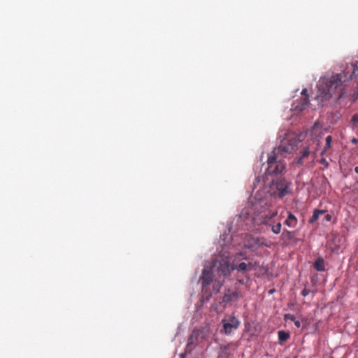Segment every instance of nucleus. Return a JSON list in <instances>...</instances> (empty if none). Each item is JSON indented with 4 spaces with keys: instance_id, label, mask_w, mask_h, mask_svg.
<instances>
[{
    "instance_id": "nucleus-1",
    "label": "nucleus",
    "mask_w": 358,
    "mask_h": 358,
    "mask_svg": "<svg viewBox=\"0 0 358 358\" xmlns=\"http://www.w3.org/2000/svg\"><path fill=\"white\" fill-rule=\"evenodd\" d=\"M358 78V62L347 65L341 73L330 77L322 78L318 84V92L316 99L323 102L331 97L341 99L350 96L353 101L358 99V82H352Z\"/></svg>"
},
{
    "instance_id": "nucleus-2",
    "label": "nucleus",
    "mask_w": 358,
    "mask_h": 358,
    "mask_svg": "<svg viewBox=\"0 0 358 358\" xmlns=\"http://www.w3.org/2000/svg\"><path fill=\"white\" fill-rule=\"evenodd\" d=\"M255 209L258 212V215L262 219V223L271 227V231L275 234H280L282 227L281 223L278 222L277 224H272L269 222L273 217L277 215V211L270 209L267 201L264 200H260L259 204L256 206Z\"/></svg>"
},
{
    "instance_id": "nucleus-3",
    "label": "nucleus",
    "mask_w": 358,
    "mask_h": 358,
    "mask_svg": "<svg viewBox=\"0 0 358 358\" xmlns=\"http://www.w3.org/2000/svg\"><path fill=\"white\" fill-rule=\"evenodd\" d=\"M211 269L217 272L220 278H224L231 274L232 264L228 257L220 256L214 259L211 264Z\"/></svg>"
},
{
    "instance_id": "nucleus-4",
    "label": "nucleus",
    "mask_w": 358,
    "mask_h": 358,
    "mask_svg": "<svg viewBox=\"0 0 358 358\" xmlns=\"http://www.w3.org/2000/svg\"><path fill=\"white\" fill-rule=\"evenodd\" d=\"M291 182L284 178L273 180L270 185L271 194L282 199L285 196L292 192L290 189Z\"/></svg>"
},
{
    "instance_id": "nucleus-5",
    "label": "nucleus",
    "mask_w": 358,
    "mask_h": 358,
    "mask_svg": "<svg viewBox=\"0 0 358 358\" xmlns=\"http://www.w3.org/2000/svg\"><path fill=\"white\" fill-rule=\"evenodd\" d=\"M268 167L265 171V176H278L282 174L285 169V164L278 157L273 153L268 156L267 159Z\"/></svg>"
},
{
    "instance_id": "nucleus-6",
    "label": "nucleus",
    "mask_w": 358,
    "mask_h": 358,
    "mask_svg": "<svg viewBox=\"0 0 358 358\" xmlns=\"http://www.w3.org/2000/svg\"><path fill=\"white\" fill-rule=\"evenodd\" d=\"M297 145V140L294 137L285 138L280 141V145L274 148L271 153L279 157L292 153Z\"/></svg>"
},
{
    "instance_id": "nucleus-7",
    "label": "nucleus",
    "mask_w": 358,
    "mask_h": 358,
    "mask_svg": "<svg viewBox=\"0 0 358 358\" xmlns=\"http://www.w3.org/2000/svg\"><path fill=\"white\" fill-rule=\"evenodd\" d=\"M222 329L221 332L226 335H231L241 324L240 320L234 315H229L228 317L222 319Z\"/></svg>"
},
{
    "instance_id": "nucleus-8",
    "label": "nucleus",
    "mask_w": 358,
    "mask_h": 358,
    "mask_svg": "<svg viewBox=\"0 0 358 358\" xmlns=\"http://www.w3.org/2000/svg\"><path fill=\"white\" fill-rule=\"evenodd\" d=\"M214 272L215 271L211 269V266H210V270H208L206 268L203 269L202 274L200 278L203 289L207 288V287L214 281L213 275Z\"/></svg>"
},
{
    "instance_id": "nucleus-9",
    "label": "nucleus",
    "mask_w": 358,
    "mask_h": 358,
    "mask_svg": "<svg viewBox=\"0 0 358 358\" xmlns=\"http://www.w3.org/2000/svg\"><path fill=\"white\" fill-rule=\"evenodd\" d=\"M254 267V264L252 262H241L239 264L233 262L232 264V270H236L238 272L245 273L248 271H250Z\"/></svg>"
},
{
    "instance_id": "nucleus-10",
    "label": "nucleus",
    "mask_w": 358,
    "mask_h": 358,
    "mask_svg": "<svg viewBox=\"0 0 358 358\" xmlns=\"http://www.w3.org/2000/svg\"><path fill=\"white\" fill-rule=\"evenodd\" d=\"M309 105L308 99L301 98L299 100L294 101L292 104V110L295 112H302Z\"/></svg>"
},
{
    "instance_id": "nucleus-11",
    "label": "nucleus",
    "mask_w": 358,
    "mask_h": 358,
    "mask_svg": "<svg viewBox=\"0 0 358 358\" xmlns=\"http://www.w3.org/2000/svg\"><path fill=\"white\" fill-rule=\"evenodd\" d=\"M264 243L260 238H252L248 241L246 247L252 250H256L259 246L263 245Z\"/></svg>"
},
{
    "instance_id": "nucleus-12",
    "label": "nucleus",
    "mask_w": 358,
    "mask_h": 358,
    "mask_svg": "<svg viewBox=\"0 0 358 358\" xmlns=\"http://www.w3.org/2000/svg\"><path fill=\"white\" fill-rule=\"evenodd\" d=\"M298 220L294 215L292 213H288L287 218L285 221L284 224L289 227L294 228L296 227Z\"/></svg>"
},
{
    "instance_id": "nucleus-13",
    "label": "nucleus",
    "mask_w": 358,
    "mask_h": 358,
    "mask_svg": "<svg viewBox=\"0 0 358 358\" xmlns=\"http://www.w3.org/2000/svg\"><path fill=\"white\" fill-rule=\"evenodd\" d=\"M199 336V332L194 331L192 334L189 336L188 338V343L187 345V350H191L193 345H194L196 341L197 340V337Z\"/></svg>"
},
{
    "instance_id": "nucleus-14",
    "label": "nucleus",
    "mask_w": 358,
    "mask_h": 358,
    "mask_svg": "<svg viewBox=\"0 0 358 358\" xmlns=\"http://www.w3.org/2000/svg\"><path fill=\"white\" fill-rule=\"evenodd\" d=\"M313 266L314 268L317 271H324L325 270L324 259L321 257H317L314 263Z\"/></svg>"
},
{
    "instance_id": "nucleus-15",
    "label": "nucleus",
    "mask_w": 358,
    "mask_h": 358,
    "mask_svg": "<svg viewBox=\"0 0 358 358\" xmlns=\"http://www.w3.org/2000/svg\"><path fill=\"white\" fill-rule=\"evenodd\" d=\"M224 278H220L214 280L213 285V291L214 293H218L223 285Z\"/></svg>"
},
{
    "instance_id": "nucleus-16",
    "label": "nucleus",
    "mask_w": 358,
    "mask_h": 358,
    "mask_svg": "<svg viewBox=\"0 0 358 358\" xmlns=\"http://www.w3.org/2000/svg\"><path fill=\"white\" fill-rule=\"evenodd\" d=\"M238 296V292H229L224 294L222 298V302L223 303H229L231 302L234 299H236Z\"/></svg>"
},
{
    "instance_id": "nucleus-17",
    "label": "nucleus",
    "mask_w": 358,
    "mask_h": 358,
    "mask_svg": "<svg viewBox=\"0 0 358 358\" xmlns=\"http://www.w3.org/2000/svg\"><path fill=\"white\" fill-rule=\"evenodd\" d=\"M325 212L326 211L324 210H317V209H315L313 211V214L312 217L309 220V223L313 224L314 222H315L318 220L319 216L320 215H322V214H324Z\"/></svg>"
},
{
    "instance_id": "nucleus-18",
    "label": "nucleus",
    "mask_w": 358,
    "mask_h": 358,
    "mask_svg": "<svg viewBox=\"0 0 358 358\" xmlns=\"http://www.w3.org/2000/svg\"><path fill=\"white\" fill-rule=\"evenodd\" d=\"M278 334V340L280 343L286 341L289 338V334L285 331H279Z\"/></svg>"
},
{
    "instance_id": "nucleus-19",
    "label": "nucleus",
    "mask_w": 358,
    "mask_h": 358,
    "mask_svg": "<svg viewBox=\"0 0 358 358\" xmlns=\"http://www.w3.org/2000/svg\"><path fill=\"white\" fill-rule=\"evenodd\" d=\"M350 123L353 130L358 129V113H355L352 116Z\"/></svg>"
},
{
    "instance_id": "nucleus-20",
    "label": "nucleus",
    "mask_w": 358,
    "mask_h": 358,
    "mask_svg": "<svg viewBox=\"0 0 358 358\" xmlns=\"http://www.w3.org/2000/svg\"><path fill=\"white\" fill-rule=\"evenodd\" d=\"M310 155V150L308 147H306L303 148V150L301 152V157L298 159L297 164H302V159L308 157Z\"/></svg>"
},
{
    "instance_id": "nucleus-21",
    "label": "nucleus",
    "mask_w": 358,
    "mask_h": 358,
    "mask_svg": "<svg viewBox=\"0 0 358 358\" xmlns=\"http://www.w3.org/2000/svg\"><path fill=\"white\" fill-rule=\"evenodd\" d=\"M321 131V127L319 123L315 122L311 129V133L313 135H317Z\"/></svg>"
},
{
    "instance_id": "nucleus-22",
    "label": "nucleus",
    "mask_w": 358,
    "mask_h": 358,
    "mask_svg": "<svg viewBox=\"0 0 358 358\" xmlns=\"http://www.w3.org/2000/svg\"><path fill=\"white\" fill-rule=\"evenodd\" d=\"M331 141H332V138H331V136H328L326 137V139H325L326 145H325V147L324 149V152H325L327 149L330 148Z\"/></svg>"
},
{
    "instance_id": "nucleus-23",
    "label": "nucleus",
    "mask_w": 358,
    "mask_h": 358,
    "mask_svg": "<svg viewBox=\"0 0 358 358\" xmlns=\"http://www.w3.org/2000/svg\"><path fill=\"white\" fill-rule=\"evenodd\" d=\"M285 320H290V321L294 322V320H296V317H295V316L294 315L285 314Z\"/></svg>"
},
{
    "instance_id": "nucleus-24",
    "label": "nucleus",
    "mask_w": 358,
    "mask_h": 358,
    "mask_svg": "<svg viewBox=\"0 0 358 358\" xmlns=\"http://www.w3.org/2000/svg\"><path fill=\"white\" fill-rule=\"evenodd\" d=\"M310 292V290L306 288H304L301 292V295L303 296H308Z\"/></svg>"
},
{
    "instance_id": "nucleus-25",
    "label": "nucleus",
    "mask_w": 358,
    "mask_h": 358,
    "mask_svg": "<svg viewBox=\"0 0 358 358\" xmlns=\"http://www.w3.org/2000/svg\"><path fill=\"white\" fill-rule=\"evenodd\" d=\"M301 95H302L301 98L306 97V99H308V90L306 89H303L301 92Z\"/></svg>"
},
{
    "instance_id": "nucleus-26",
    "label": "nucleus",
    "mask_w": 358,
    "mask_h": 358,
    "mask_svg": "<svg viewBox=\"0 0 358 358\" xmlns=\"http://www.w3.org/2000/svg\"><path fill=\"white\" fill-rule=\"evenodd\" d=\"M320 164L324 165L325 167H328L329 166V163L327 162V161L322 158L321 160H320Z\"/></svg>"
},
{
    "instance_id": "nucleus-27",
    "label": "nucleus",
    "mask_w": 358,
    "mask_h": 358,
    "mask_svg": "<svg viewBox=\"0 0 358 358\" xmlns=\"http://www.w3.org/2000/svg\"><path fill=\"white\" fill-rule=\"evenodd\" d=\"M331 219H332V216L330 214L325 215L324 220L327 222H330L331 220Z\"/></svg>"
},
{
    "instance_id": "nucleus-28",
    "label": "nucleus",
    "mask_w": 358,
    "mask_h": 358,
    "mask_svg": "<svg viewBox=\"0 0 358 358\" xmlns=\"http://www.w3.org/2000/svg\"><path fill=\"white\" fill-rule=\"evenodd\" d=\"M294 322L295 326H296L297 328H299V327H301V322H300V321H299V320H295Z\"/></svg>"
},
{
    "instance_id": "nucleus-29",
    "label": "nucleus",
    "mask_w": 358,
    "mask_h": 358,
    "mask_svg": "<svg viewBox=\"0 0 358 358\" xmlns=\"http://www.w3.org/2000/svg\"><path fill=\"white\" fill-rule=\"evenodd\" d=\"M351 142H352V143H353V144H357V143H358V138H353L351 140Z\"/></svg>"
},
{
    "instance_id": "nucleus-30",
    "label": "nucleus",
    "mask_w": 358,
    "mask_h": 358,
    "mask_svg": "<svg viewBox=\"0 0 358 358\" xmlns=\"http://www.w3.org/2000/svg\"><path fill=\"white\" fill-rule=\"evenodd\" d=\"M286 234L287 236H290V234H291V232H290V231H285L283 232V234Z\"/></svg>"
},
{
    "instance_id": "nucleus-31",
    "label": "nucleus",
    "mask_w": 358,
    "mask_h": 358,
    "mask_svg": "<svg viewBox=\"0 0 358 358\" xmlns=\"http://www.w3.org/2000/svg\"><path fill=\"white\" fill-rule=\"evenodd\" d=\"M355 172L357 174H358V166H356V167L355 168Z\"/></svg>"
},
{
    "instance_id": "nucleus-32",
    "label": "nucleus",
    "mask_w": 358,
    "mask_h": 358,
    "mask_svg": "<svg viewBox=\"0 0 358 358\" xmlns=\"http://www.w3.org/2000/svg\"><path fill=\"white\" fill-rule=\"evenodd\" d=\"M257 180L258 182H259V177H258V178H257Z\"/></svg>"
},
{
    "instance_id": "nucleus-33",
    "label": "nucleus",
    "mask_w": 358,
    "mask_h": 358,
    "mask_svg": "<svg viewBox=\"0 0 358 358\" xmlns=\"http://www.w3.org/2000/svg\"><path fill=\"white\" fill-rule=\"evenodd\" d=\"M238 255L239 256H243V254L242 253H239Z\"/></svg>"
},
{
    "instance_id": "nucleus-34",
    "label": "nucleus",
    "mask_w": 358,
    "mask_h": 358,
    "mask_svg": "<svg viewBox=\"0 0 358 358\" xmlns=\"http://www.w3.org/2000/svg\"><path fill=\"white\" fill-rule=\"evenodd\" d=\"M357 183H358V182H357Z\"/></svg>"
}]
</instances>
